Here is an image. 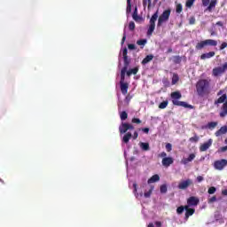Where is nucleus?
Returning a JSON list of instances; mask_svg holds the SVG:
<instances>
[{
	"mask_svg": "<svg viewBox=\"0 0 227 227\" xmlns=\"http://www.w3.org/2000/svg\"><path fill=\"white\" fill-rule=\"evenodd\" d=\"M127 70H129V68H127V67H122L121 68L120 82H125V74L127 73Z\"/></svg>",
	"mask_w": 227,
	"mask_h": 227,
	"instance_id": "aec40b11",
	"label": "nucleus"
},
{
	"mask_svg": "<svg viewBox=\"0 0 227 227\" xmlns=\"http://www.w3.org/2000/svg\"><path fill=\"white\" fill-rule=\"evenodd\" d=\"M137 72H139V68L138 67H134L129 69V71H127V75L128 77H130V75L133 74V75H136V74H137Z\"/></svg>",
	"mask_w": 227,
	"mask_h": 227,
	"instance_id": "4be33fe9",
	"label": "nucleus"
},
{
	"mask_svg": "<svg viewBox=\"0 0 227 227\" xmlns=\"http://www.w3.org/2000/svg\"><path fill=\"white\" fill-rule=\"evenodd\" d=\"M222 74H224V71L223 70V67H215L213 69V75L215 77H218V75H222Z\"/></svg>",
	"mask_w": 227,
	"mask_h": 227,
	"instance_id": "dca6fc26",
	"label": "nucleus"
},
{
	"mask_svg": "<svg viewBox=\"0 0 227 227\" xmlns=\"http://www.w3.org/2000/svg\"><path fill=\"white\" fill-rule=\"evenodd\" d=\"M128 49H129V51L136 50V44H132V43L128 44Z\"/></svg>",
	"mask_w": 227,
	"mask_h": 227,
	"instance_id": "09e8293b",
	"label": "nucleus"
},
{
	"mask_svg": "<svg viewBox=\"0 0 227 227\" xmlns=\"http://www.w3.org/2000/svg\"><path fill=\"white\" fill-rule=\"evenodd\" d=\"M169 104V102L168 100L162 101L160 105H159V109H166L168 107V105Z\"/></svg>",
	"mask_w": 227,
	"mask_h": 227,
	"instance_id": "c756f323",
	"label": "nucleus"
},
{
	"mask_svg": "<svg viewBox=\"0 0 227 227\" xmlns=\"http://www.w3.org/2000/svg\"><path fill=\"white\" fill-rule=\"evenodd\" d=\"M217 47V41L214 39H206L204 41H200L195 46V49L197 51H201V49H205V47Z\"/></svg>",
	"mask_w": 227,
	"mask_h": 227,
	"instance_id": "39448f33",
	"label": "nucleus"
},
{
	"mask_svg": "<svg viewBox=\"0 0 227 227\" xmlns=\"http://www.w3.org/2000/svg\"><path fill=\"white\" fill-rule=\"evenodd\" d=\"M167 152H171L173 150V145L170 143H168L165 146Z\"/></svg>",
	"mask_w": 227,
	"mask_h": 227,
	"instance_id": "37998d69",
	"label": "nucleus"
},
{
	"mask_svg": "<svg viewBox=\"0 0 227 227\" xmlns=\"http://www.w3.org/2000/svg\"><path fill=\"white\" fill-rule=\"evenodd\" d=\"M211 36H216L217 35V33L214 30L211 31Z\"/></svg>",
	"mask_w": 227,
	"mask_h": 227,
	"instance_id": "0e129e2a",
	"label": "nucleus"
},
{
	"mask_svg": "<svg viewBox=\"0 0 227 227\" xmlns=\"http://www.w3.org/2000/svg\"><path fill=\"white\" fill-rule=\"evenodd\" d=\"M160 192H161V194H166L168 192V186L166 184H162L160 187Z\"/></svg>",
	"mask_w": 227,
	"mask_h": 227,
	"instance_id": "473e14b6",
	"label": "nucleus"
},
{
	"mask_svg": "<svg viewBox=\"0 0 227 227\" xmlns=\"http://www.w3.org/2000/svg\"><path fill=\"white\" fill-rule=\"evenodd\" d=\"M199 203L200 199H198V197L192 196L187 199V205H189V207H197Z\"/></svg>",
	"mask_w": 227,
	"mask_h": 227,
	"instance_id": "9b49d317",
	"label": "nucleus"
},
{
	"mask_svg": "<svg viewBox=\"0 0 227 227\" xmlns=\"http://www.w3.org/2000/svg\"><path fill=\"white\" fill-rule=\"evenodd\" d=\"M129 51L127 50V48H124L122 50V58H123V61H124V67L123 68H129V66L130 65V59H129Z\"/></svg>",
	"mask_w": 227,
	"mask_h": 227,
	"instance_id": "9d476101",
	"label": "nucleus"
},
{
	"mask_svg": "<svg viewBox=\"0 0 227 227\" xmlns=\"http://www.w3.org/2000/svg\"><path fill=\"white\" fill-rule=\"evenodd\" d=\"M131 121L132 123H137V125H139L141 123L139 118H133Z\"/></svg>",
	"mask_w": 227,
	"mask_h": 227,
	"instance_id": "de8ad7c7",
	"label": "nucleus"
},
{
	"mask_svg": "<svg viewBox=\"0 0 227 227\" xmlns=\"http://www.w3.org/2000/svg\"><path fill=\"white\" fill-rule=\"evenodd\" d=\"M176 214H178L179 215L184 214V206H180L176 208Z\"/></svg>",
	"mask_w": 227,
	"mask_h": 227,
	"instance_id": "a19ab883",
	"label": "nucleus"
},
{
	"mask_svg": "<svg viewBox=\"0 0 227 227\" xmlns=\"http://www.w3.org/2000/svg\"><path fill=\"white\" fill-rule=\"evenodd\" d=\"M205 180V178L201 176H197V182H199V184H201V182H203Z\"/></svg>",
	"mask_w": 227,
	"mask_h": 227,
	"instance_id": "603ef678",
	"label": "nucleus"
},
{
	"mask_svg": "<svg viewBox=\"0 0 227 227\" xmlns=\"http://www.w3.org/2000/svg\"><path fill=\"white\" fill-rule=\"evenodd\" d=\"M223 196H227V189L222 191Z\"/></svg>",
	"mask_w": 227,
	"mask_h": 227,
	"instance_id": "e2e57ef3",
	"label": "nucleus"
},
{
	"mask_svg": "<svg viewBox=\"0 0 227 227\" xmlns=\"http://www.w3.org/2000/svg\"><path fill=\"white\" fill-rule=\"evenodd\" d=\"M159 157L166 159L168 157V153H166V152H162L161 153L159 154Z\"/></svg>",
	"mask_w": 227,
	"mask_h": 227,
	"instance_id": "864d4df0",
	"label": "nucleus"
},
{
	"mask_svg": "<svg viewBox=\"0 0 227 227\" xmlns=\"http://www.w3.org/2000/svg\"><path fill=\"white\" fill-rule=\"evenodd\" d=\"M226 47H227V43H226V42H223V43H222V44L220 45L219 50H220V51H224V49H226Z\"/></svg>",
	"mask_w": 227,
	"mask_h": 227,
	"instance_id": "49530a36",
	"label": "nucleus"
},
{
	"mask_svg": "<svg viewBox=\"0 0 227 227\" xmlns=\"http://www.w3.org/2000/svg\"><path fill=\"white\" fill-rule=\"evenodd\" d=\"M133 189H134L135 196H139V194L137 193V184L136 183L133 184Z\"/></svg>",
	"mask_w": 227,
	"mask_h": 227,
	"instance_id": "a18cd8bd",
	"label": "nucleus"
},
{
	"mask_svg": "<svg viewBox=\"0 0 227 227\" xmlns=\"http://www.w3.org/2000/svg\"><path fill=\"white\" fill-rule=\"evenodd\" d=\"M191 185H192V180L191 179H186L184 181H181L177 187L178 189H180L181 191H185V189L191 187Z\"/></svg>",
	"mask_w": 227,
	"mask_h": 227,
	"instance_id": "1a4fd4ad",
	"label": "nucleus"
},
{
	"mask_svg": "<svg viewBox=\"0 0 227 227\" xmlns=\"http://www.w3.org/2000/svg\"><path fill=\"white\" fill-rule=\"evenodd\" d=\"M157 19H159V11H156L151 17L149 20V27L147 29V36H152L153 35V31H155V22H157Z\"/></svg>",
	"mask_w": 227,
	"mask_h": 227,
	"instance_id": "423d86ee",
	"label": "nucleus"
},
{
	"mask_svg": "<svg viewBox=\"0 0 227 227\" xmlns=\"http://www.w3.org/2000/svg\"><path fill=\"white\" fill-rule=\"evenodd\" d=\"M178 81H180V77L178 76V74H174L172 77V84H176Z\"/></svg>",
	"mask_w": 227,
	"mask_h": 227,
	"instance_id": "2f4dec72",
	"label": "nucleus"
},
{
	"mask_svg": "<svg viewBox=\"0 0 227 227\" xmlns=\"http://www.w3.org/2000/svg\"><path fill=\"white\" fill-rule=\"evenodd\" d=\"M215 56V51H209L207 53H203L200 56V59H210V58H214Z\"/></svg>",
	"mask_w": 227,
	"mask_h": 227,
	"instance_id": "f3484780",
	"label": "nucleus"
},
{
	"mask_svg": "<svg viewBox=\"0 0 227 227\" xmlns=\"http://www.w3.org/2000/svg\"><path fill=\"white\" fill-rule=\"evenodd\" d=\"M131 99H132V97L130 95H128L126 97V100H128V102H129V100H131Z\"/></svg>",
	"mask_w": 227,
	"mask_h": 227,
	"instance_id": "338daca9",
	"label": "nucleus"
},
{
	"mask_svg": "<svg viewBox=\"0 0 227 227\" xmlns=\"http://www.w3.org/2000/svg\"><path fill=\"white\" fill-rule=\"evenodd\" d=\"M125 40H127V34L124 32L121 42V45H123V43H125Z\"/></svg>",
	"mask_w": 227,
	"mask_h": 227,
	"instance_id": "8fccbe9b",
	"label": "nucleus"
},
{
	"mask_svg": "<svg viewBox=\"0 0 227 227\" xmlns=\"http://www.w3.org/2000/svg\"><path fill=\"white\" fill-rule=\"evenodd\" d=\"M191 206H189V204H187L186 206L184 207V210H185L187 212V210H190L191 207H189Z\"/></svg>",
	"mask_w": 227,
	"mask_h": 227,
	"instance_id": "052dcab7",
	"label": "nucleus"
},
{
	"mask_svg": "<svg viewBox=\"0 0 227 227\" xmlns=\"http://www.w3.org/2000/svg\"><path fill=\"white\" fill-rule=\"evenodd\" d=\"M207 127V129H215L217 127V122L215 121L208 122Z\"/></svg>",
	"mask_w": 227,
	"mask_h": 227,
	"instance_id": "72a5a7b5",
	"label": "nucleus"
},
{
	"mask_svg": "<svg viewBox=\"0 0 227 227\" xmlns=\"http://www.w3.org/2000/svg\"><path fill=\"white\" fill-rule=\"evenodd\" d=\"M215 191H217V189L215 186H211L208 188L207 192L208 194H215Z\"/></svg>",
	"mask_w": 227,
	"mask_h": 227,
	"instance_id": "f704fd0d",
	"label": "nucleus"
},
{
	"mask_svg": "<svg viewBox=\"0 0 227 227\" xmlns=\"http://www.w3.org/2000/svg\"><path fill=\"white\" fill-rule=\"evenodd\" d=\"M136 22H141L143 20V18L141 16H137L135 19H133Z\"/></svg>",
	"mask_w": 227,
	"mask_h": 227,
	"instance_id": "5fc2aeb1",
	"label": "nucleus"
},
{
	"mask_svg": "<svg viewBox=\"0 0 227 227\" xmlns=\"http://www.w3.org/2000/svg\"><path fill=\"white\" fill-rule=\"evenodd\" d=\"M221 152H227V145L221 147Z\"/></svg>",
	"mask_w": 227,
	"mask_h": 227,
	"instance_id": "69168bd1",
	"label": "nucleus"
},
{
	"mask_svg": "<svg viewBox=\"0 0 227 227\" xmlns=\"http://www.w3.org/2000/svg\"><path fill=\"white\" fill-rule=\"evenodd\" d=\"M170 98H171L173 106L184 107L186 109H194V106L192 105H189L185 101H178L180 100V98H182V93H180V91L171 92Z\"/></svg>",
	"mask_w": 227,
	"mask_h": 227,
	"instance_id": "7ed1b4c3",
	"label": "nucleus"
},
{
	"mask_svg": "<svg viewBox=\"0 0 227 227\" xmlns=\"http://www.w3.org/2000/svg\"><path fill=\"white\" fill-rule=\"evenodd\" d=\"M216 4H217V0H211V2L209 3V5L207 8V12H212V9L215 8Z\"/></svg>",
	"mask_w": 227,
	"mask_h": 227,
	"instance_id": "5701e85b",
	"label": "nucleus"
},
{
	"mask_svg": "<svg viewBox=\"0 0 227 227\" xmlns=\"http://www.w3.org/2000/svg\"><path fill=\"white\" fill-rule=\"evenodd\" d=\"M147 40L146 39H140L137 41V45H140L141 49H144L145 45H146L147 43Z\"/></svg>",
	"mask_w": 227,
	"mask_h": 227,
	"instance_id": "a878e982",
	"label": "nucleus"
},
{
	"mask_svg": "<svg viewBox=\"0 0 227 227\" xmlns=\"http://www.w3.org/2000/svg\"><path fill=\"white\" fill-rule=\"evenodd\" d=\"M212 143H214V140H212V138H210V139H208L207 142L200 145V152H207V150H208V148H210V146H212Z\"/></svg>",
	"mask_w": 227,
	"mask_h": 227,
	"instance_id": "f8f14e48",
	"label": "nucleus"
},
{
	"mask_svg": "<svg viewBox=\"0 0 227 227\" xmlns=\"http://www.w3.org/2000/svg\"><path fill=\"white\" fill-rule=\"evenodd\" d=\"M138 137H139V134L137 133V131H135L133 134V139H136Z\"/></svg>",
	"mask_w": 227,
	"mask_h": 227,
	"instance_id": "bf43d9fd",
	"label": "nucleus"
},
{
	"mask_svg": "<svg viewBox=\"0 0 227 227\" xmlns=\"http://www.w3.org/2000/svg\"><path fill=\"white\" fill-rule=\"evenodd\" d=\"M219 104H223L221 106V111L219 113L220 118H226L227 116V94H223L216 100H215V106H219Z\"/></svg>",
	"mask_w": 227,
	"mask_h": 227,
	"instance_id": "20e7f679",
	"label": "nucleus"
},
{
	"mask_svg": "<svg viewBox=\"0 0 227 227\" xmlns=\"http://www.w3.org/2000/svg\"><path fill=\"white\" fill-rule=\"evenodd\" d=\"M183 6L182 4H178L176 7V13H182Z\"/></svg>",
	"mask_w": 227,
	"mask_h": 227,
	"instance_id": "ea45409f",
	"label": "nucleus"
},
{
	"mask_svg": "<svg viewBox=\"0 0 227 227\" xmlns=\"http://www.w3.org/2000/svg\"><path fill=\"white\" fill-rule=\"evenodd\" d=\"M216 26H220L221 27H223V23L221 21L216 22Z\"/></svg>",
	"mask_w": 227,
	"mask_h": 227,
	"instance_id": "774afa93",
	"label": "nucleus"
},
{
	"mask_svg": "<svg viewBox=\"0 0 227 227\" xmlns=\"http://www.w3.org/2000/svg\"><path fill=\"white\" fill-rule=\"evenodd\" d=\"M196 212V209L194 208H190L185 212V218L189 219V217H191V215H192L194 213Z\"/></svg>",
	"mask_w": 227,
	"mask_h": 227,
	"instance_id": "bb28decb",
	"label": "nucleus"
},
{
	"mask_svg": "<svg viewBox=\"0 0 227 227\" xmlns=\"http://www.w3.org/2000/svg\"><path fill=\"white\" fill-rule=\"evenodd\" d=\"M160 180V176L155 174L151 178L148 179L147 184H155V182H159Z\"/></svg>",
	"mask_w": 227,
	"mask_h": 227,
	"instance_id": "6ab92c4d",
	"label": "nucleus"
},
{
	"mask_svg": "<svg viewBox=\"0 0 227 227\" xmlns=\"http://www.w3.org/2000/svg\"><path fill=\"white\" fill-rule=\"evenodd\" d=\"M155 226L160 227V226H162V223H160V222H155Z\"/></svg>",
	"mask_w": 227,
	"mask_h": 227,
	"instance_id": "680f3d73",
	"label": "nucleus"
},
{
	"mask_svg": "<svg viewBox=\"0 0 227 227\" xmlns=\"http://www.w3.org/2000/svg\"><path fill=\"white\" fill-rule=\"evenodd\" d=\"M174 162H175V160H173L172 157L163 158L161 160V164L162 166H164V168H169V166Z\"/></svg>",
	"mask_w": 227,
	"mask_h": 227,
	"instance_id": "ddd939ff",
	"label": "nucleus"
},
{
	"mask_svg": "<svg viewBox=\"0 0 227 227\" xmlns=\"http://www.w3.org/2000/svg\"><path fill=\"white\" fill-rule=\"evenodd\" d=\"M137 15V7L135 8V11L133 12L132 17L133 19H136Z\"/></svg>",
	"mask_w": 227,
	"mask_h": 227,
	"instance_id": "6e6d98bb",
	"label": "nucleus"
},
{
	"mask_svg": "<svg viewBox=\"0 0 227 227\" xmlns=\"http://www.w3.org/2000/svg\"><path fill=\"white\" fill-rule=\"evenodd\" d=\"M132 0H127V8H126V12L127 13H131L132 12V4H131Z\"/></svg>",
	"mask_w": 227,
	"mask_h": 227,
	"instance_id": "c85d7f7f",
	"label": "nucleus"
},
{
	"mask_svg": "<svg viewBox=\"0 0 227 227\" xmlns=\"http://www.w3.org/2000/svg\"><path fill=\"white\" fill-rule=\"evenodd\" d=\"M222 70H223V73L227 70V62H225L223 67H221Z\"/></svg>",
	"mask_w": 227,
	"mask_h": 227,
	"instance_id": "4d7b16f0",
	"label": "nucleus"
},
{
	"mask_svg": "<svg viewBox=\"0 0 227 227\" xmlns=\"http://www.w3.org/2000/svg\"><path fill=\"white\" fill-rule=\"evenodd\" d=\"M226 133H227V126H223L220 128V129L215 131V136H216V137H219V136H223V134H226Z\"/></svg>",
	"mask_w": 227,
	"mask_h": 227,
	"instance_id": "a211bd4d",
	"label": "nucleus"
},
{
	"mask_svg": "<svg viewBox=\"0 0 227 227\" xmlns=\"http://www.w3.org/2000/svg\"><path fill=\"white\" fill-rule=\"evenodd\" d=\"M171 15V9H167L165 10L161 15L158 18V23H157V27H160L164 22H168L169 20V17Z\"/></svg>",
	"mask_w": 227,
	"mask_h": 227,
	"instance_id": "0eeeda50",
	"label": "nucleus"
},
{
	"mask_svg": "<svg viewBox=\"0 0 227 227\" xmlns=\"http://www.w3.org/2000/svg\"><path fill=\"white\" fill-rule=\"evenodd\" d=\"M153 59V55L150 54L147 55L143 60L142 65H147V63H150Z\"/></svg>",
	"mask_w": 227,
	"mask_h": 227,
	"instance_id": "412c9836",
	"label": "nucleus"
},
{
	"mask_svg": "<svg viewBox=\"0 0 227 227\" xmlns=\"http://www.w3.org/2000/svg\"><path fill=\"white\" fill-rule=\"evenodd\" d=\"M195 88L199 97H208L210 95V81L207 79L199 80Z\"/></svg>",
	"mask_w": 227,
	"mask_h": 227,
	"instance_id": "f257e3e1",
	"label": "nucleus"
},
{
	"mask_svg": "<svg viewBox=\"0 0 227 227\" xmlns=\"http://www.w3.org/2000/svg\"><path fill=\"white\" fill-rule=\"evenodd\" d=\"M140 148H142V150L145 152H148V150H150V144L142 142L140 143Z\"/></svg>",
	"mask_w": 227,
	"mask_h": 227,
	"instance_id": "b1692460",
	"label": "nucleus"
},
{
	"mask_svg": "<svg viewBox=\"0 0 227 227\" xmlns=\"http://www.w3.org/2000/svg\"><path fill=\"white\" fill-rule=\"evenodd\" d=\"M129 31H134L136 29V23H134V21L129 22Z\"/></svg>",
	"mask_w": 227,
	"mask_h": 227,
	"instance_id": "4c0bfd02",
	"label": "nucleus"
},
{
	"mask_svg": "<svg viewBox=\"0 0 227 227\" xmlns=\"http://www.w3.org/2000/svg\"><path fill=\"white\" fill-rule=\"evenodd\" d=\"M153 191V187H151V189L148 192H145L144 193L145 198H150V196H152Z\"/></svg>",
	"mask_w": 227,
	"mask_h": 227,
	"instance_id": "e433bc0d",
	"label": "nucleus"
},
{
	"mask_svg": "<svg viewBox=\"0 0 227 227\" xmlns=\"http://www.w3.org/2000/svg\"><path fill=\"white\" fill-rule=\"evenodd\" d=\"M190 143H198L200 141V137L198 135H194V137H192L189 138Z\"/></svg>",
	"mask_w": 227,
	"mask_h": 227,
	"instance_id": "7c9ffc66",
	"label": "nucleus"
},
{
	"mask_svg": "<svg viewBox=\"0 0 227 227\" xmlns=\"http://www.w3.org/2000/svg\"><path fill=\"white\" fill-rule=\"evenodd\" d=\"M215 201H217L216 196H213L210 199H208V203H215Z\"/></svg>",
	"mask_w": 227,
	"mask_h": 227,
	"instance_id": "c03bdc74",
	"label": "nucleus"
},
{
	"mask_svg": "<svg viewBox=\"0 0 227 227\" xmlns=\"http://www.w3.org/2000/svg\"><path fill=\"white\" fill-rule=\"evenodd\" d=\"M189 24H190L191 26L196 24V18H194V16H192V17H191V18L189 19Z\"/></svg>",
	"mask_w": 227,
	"mask_h": 227,
	"instance_id": "79ce46f5",
	"label": "nucleus"
},
{
	"mask_svg": "<svg viewBox=\"0 0 227 227\" xmlns=\"http://www.w3.org/2000/svg\"><path fill=\"white\" fill-rule=\"evenodd\" d=\"M213 166L217 171H223V169L227 166V160H217L214 162Z\"/></svg>",
	"mask_w": 227,
	"mask_h": 227,
	"instance_id": "6e6552de",
	"label": "nucleus"
},
{
	"mask_svg": "<svg viewBox=\"0 0 227 227\" xmlns=\"http://www.w3.org/2000/svg\"><path fill=\"white\" fill-rule=\"evenodd\" d=\"M227 91V87H225L224 90H220L218 92H217V97H223V95H226V92Z\"/></svg>",
	"mask_w": 227,
	"mask_h": 227,
	"instance_id": "58836bf2",
	"label": "nucleus"
},
{
	"mask_svg": "<svg viewBox=\"0 0 227 227\" xmlns=\"http://www.w3.org/2000/svg\"><path fill=\"white\" fill-rule=\"evenodd\" d=\"M210 4V0H202V6H208Z\"/></svg>",
	"mask_w": 227,
	"mask_h": 227,
	"instance_id": "3c124183",
	"label": "nucleus"
},
{
	"mask_svg": "<svg viewBox=\"0 0 227 227\" xmlns=\"http://www.w3.org/2000/svg\"><path fill=\"white\" fill-rule=\"evenodd\" d=\"M143 3V6L144 8H148V10H150V8H152V0H142Z\"/></svg>",
	"mask_w": 227,
	"mask_h": 227,
	"instance_id": "393cba45",
	"label": "nucleus"
},
{
	"mask_svg": "<svg viewBox=\"0 0 227 227\" xmlns=\"http://www.w3.org/2000/svg\"><path fill=\"white\" fill-rule=\"evenodd\" d=\"M120 118L121 120V121H125V120H127V118H129V114H127V112L122 111L120 113Z\"/></svg>",
	"mask_w": 227,
	"mask_h": 227,
	"instance_id": "cd10ccee",
	"label": "nucleus"
},
{
	"mask_svg": "<svg viewBox=\"0 0 227 227\" xmlns=\"http://www.w3.org/2000/svg\"><path fill=\"white\" fill-rule=\"evenodd\" d=\"M142 132H145V134H148V132H150V128H143Z\"/></svg>",
	"mask_w": 227,
	"mask_h": 227,
	"instance_id": "13d9d810",
	"label": "nucleus"
},
{
	"mask_svg": "<svg viewBox=\"0 0 227 227\" xmlns=\"http://www.w3.org/2000/svg\"><path fill=\"white\" fill-rule=\"evenodd\" d=\"M128 130H134V125L127 122H121L119 127V132L120 134H125L122 137V143H125V145L132 139V133L127 132Z\"/></svg>",
	"mask_w": 227,
	"mask_h": 227,
	"instance_id": "f03ea898",
	"label": "nucleus"
},
{
	"mask_svg": "<svg viewBox=\"0 0 227 227\" xmlns=\"http://www.w3.org/2000/svg\"><path fill=\"white\" fill-rule=\"evenodd\" d=\"M120 86L122 95H127V93H129V83L125 82H120Z\"/></svg>",
	"mask_w": 227,
	"mask_h": 227,
	"instance_id": "4468645a",
	"label": "nucleus"
},
{
	"mask_svg": "<svg viewBox=\"0 0 227 227\" xmlns=\"http://www.w3.org/2000/svg\"><path fill=\"white\" fill-rule=\"evenodd\" d=\"M194 159H196V154L194 153H191L188 158H184L181 162L182 164H189V162H192V160H194Z\"/></svg>",
	"mask_w": 227,
	"mask_h": 227,
	"instance_id": "2eb2a0df",
	"label": "nucleus"
},
{
	"mask_svg": "<svg viewBox=\"0 0 227 227\" xmlns=\"http://www.w3.org/2000/svg\"><path fill=\"white\" fill-rule=\"evenodd\" d=\"M192 4H194V1L193 0H186V3H185L186 8H192Z\"/></svg>",
	"mask_w": 227,
	"mask_h": 227,
	"instance_id": "c9c22d12",
	"label": "nucleus"
}]
</instances>
